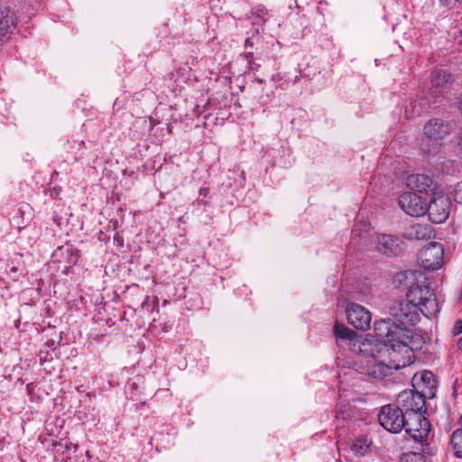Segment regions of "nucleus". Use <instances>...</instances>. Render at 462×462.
I'll return each mask as SVG.
<instances>
[{
    "label": "nucleus",
    "instance_id": "1",
    "mask_svg": "<svg viewBox=\"0 0 462 462\" xmlns=\"http://www.w3.org/2000/svg\"><path fill=\"white\" fill-rule=\"evenodd\" d=\"M395 279L410 281L406 300L394 303L390 308V315L398 322V326L406 328L414 325L420 319V313L426 318L435 316L439 310V303L435 294L426 282V277L421 272L405 271L397 273ZM396 326L397 324L393 321Z\"/></svg>",
    "mask_w": 462,
    "mask_h": 462
},
{
    "label": "nucleus",
    "instance_id": "2",
    "mask_svg": "<svg viewBox=\"0 0 462 462\" xmlns=\"http://www.w3.org/2000/svg\"><path fill=\"white\" fill-rule=\"evenodd\" d=\"M393 340L386 338H379L374 334L373 340L374 341L375 355L379 354L386 362L393 368L398 370L410 365L414 360V355L411 353V349L396 337H392Z\"/></svg>",
    "mask_w": 462,
    "mask_h": 462
},
{
    "label": "nucleus",
    "instance_id": "3",
    "mask_svg": "<svg viewBox=\"0 0 462 462\" xmlns=\"http://www.w3.org/2000/svg\"><path fill=\"white\" fill-rule=\"evenodd\" d=\"M374 331L379 338H386V340H393L396 337L402 341H404L406 346L411 349V353L420 350L426 342L425 337L417 332L396 326L391 319H381L374 323Z\"/></svg>",
    "mask_w": 462,
    "mask_h": 462
},
{
    "label": "nucleus",
    "instance_id": "4",
    "mask_svg": "<svg viewBox=\"0 0 462 462\" xmlns=\"http://www.w3.org/2000/svg\"><path fill=\"white\" fill-rule=\"evenodd\" d=\"M361 351L364 353L359 359L361 373L374 378L383 379L391 374L393 368L379 354H374V341L366 339L362 344Z\"/></svg>",
    "mask_w": 462,
    "mask_h": 462
},
{
    "label": "nucleus",
    "instance_id": "5",
    "mask_svg": "<svg viewBox=\"0 0 462 462\" xmlns=\"http://www.w3.org/2000/svg\"><path fill=\"white\" fill-rule=\"evenodd\" d=\"M449 199L443 189L433 192L427 202V211L433 223H443L449 216Z\"/></svg>",
    "mask_w": 462,
    "mask_h": 462
},
{
    "label": "nucleus",
    "instance_id": "6",
    "mask_svg": "<svg viewBox=\"0 0 462 462\" xmlns=\"http://www.w3.org/2000/svg\"><path fill=\"white\" fill-rule=\"evenodd\" d=\"M404 418L403 411L394 404L383 406L378 414L379 423L392 433H398L403 429Z\"/></svg>",
    "mask_w": 462,
    "mask_h": 462
},
{
    "label": "nucleus",
    "instance_id": "7",
    "mask_svg": "<svg viewBox=\"0 0 462 462\" xmlns=\"http://www.w3.org/2000/svg\"><path fill=\"white\" fill-rule=\"evenodd\" d=\"M403 429L411 439L417 442L424 441L430 432V422L420 412L405 414Z\"/></svg>",
    "mask_w": 462,
    "mask_h": 462
},
{
    "label": "nucleus",
    "instance_id": "8",
    "mask_svg": "<svg viewBox=\"0 0 462 462\" xmlns=\"http://www.w3.org/2000/svg\"><path fill=\"white\" fill-rule=\"evenodd\" d=\"M444 249L439 243L430 242L419 253L421 266L426 270H437L443 263Z\"/></svg>",
    "mask_w": 462,
    "mask_h": 462
},
{
    "label": "nucleus",
    "instance_id": "9",
    "mask_svg": "<svg viewBox=\"0 0 462 462\" xmlns=\"http://www.w3.org/2000/svg\"><path fill=\"white\" fill-rule=\"evenodd\" d=\"M429 198L418 193L404 192L399 198L401 208L411 217L423 216L427 211Z\"/></svg>",
    "mask_w": 462,
    "mask_h": 462
},
{
    "label": "nucleus",
    "instance_id": "10",
    "mask_svg": "<svg viewBox=\"0 0 462 462\" xmlns=\"http://www.w3.org/2000/svg\"><path fill=\"white\" fill-rule=\"evenodd\" d=\"M406 186L412 190V193H418L430 198L433 192L442 189L433 180L425 174H411L406 179Z\"/></svg>",
    "mask_w": 462,
    "mask_h": 462
},
{
    "label": "nucleus",
    "instance_id": "11",
    "mask_svg": "<svg viewBox=\"0 0 462 462\" xmlns=\"http://www.w3.org/2000/svg\"><path fill=\"white\" fill-rule=\"evenodd\" d=\"M346 317L348 323L360 330L370 328L372 316L370 311L360 304L350 302L346 306Z\"/></svg>",
    "mask_w": 462,
    "mask_h": 462
},
{
    "label": "nucleus",
    "instance_id": "12",
    "mask_svg": "<svg viewBox=\"0 0 462 462\" xmlns=\"http://www.w3.org/2000/svg\"><path fill=\"white\" fill-rule=\"evenodd\" d=\"M375 245L378 252L387 256H396L404 249V243L399 237L386 234L376 236Z\"/></svg>",
    "mask_w": 462,
    "mask_h": 462
},
{
    "label": "nucleus",
    "instance_id": "13",
    "mask_svg": "<svg viewBox=\"0 0 462 462\" xmlns=\"http://www.w3.org/2000/svg\"><path fill=\"white\" fill-rule=\"evenodd\" d=\"M397 406L405 410V413L420 412L425 405L423 394L414 391H403L397 397Z\"/></svg>",
    "mask_w": 462,
    "mask_h": 462
},
{
    "label": "nucleus",
    "instance_id": "14",
    "mask_svg": "<svg viewBox=\"0 0 462 462\" xmlns=\"http://www.w3.org/2000/svg\"><path fill=\"white\" fill-rule=\"evenodd\" d=\"M450 125L438 118L428 121L424 125V134L433 141L442 140L450 134Z\"/></svg>",
    "mask_w": 462,
    "mask_h": 462
},
{
    "label": "nucleus",
    "instance_id": "15",
    "mask_svg": "<svg viewBox=\"0 0 462 462\" xmlns=\"http://www.w3.org/2000/svg\"><path fill=\"white\" fill-rule=\"evenodd\" d=\"M450 80L451 76L447 71L442 69L432 71L430 94L432 97H438L444 94L449 87Z\"/></svg>",
    "mask_w": 462,
    "mask_h": 462
},
{
    "label": "nucleus",
    "instance_id": "16",
    "mask_svg": "<svg viewBox=\"0 0 462 462\" xmlns=\"http://www.w3.org/2000/svg\"><path fill=\"white\" fill-rule=\"evenodd\" d=\"M431 233L430 226L417 223L407 226L403 236L408 240H424L430 238Z\"/></svg>",
    "mask_w": 462,
    "mask_h": 462
},
{
    "label": "nucleus",
    "instance_id": "17",
    "mask_svg": "<svg viewBox=\"0 0 462 462\" xmlns=\"http://www.w3.org/2000/svg\"><path fill=\"white\" fill-rule=\"evenodd\" d=\"M412 381L413 385H416L417 387H420V384L422 387H425L429 390H432L436 387L434 374L428 370H424L420 374H414Z\"/></svg>",
    "mask_w": 462,
    "mask_h": 462
},
{
    "label": "nucleus",
    "instance_id": "18",
    "mask_svg": "<svg viewBox=\"0 0 462 462\" xmlns=\"http://www.w3.org/2000/svg\"><path fill=\"white\" fill-rule=\"evenodd\" d=\"M333 333L337 338L343 340L353 341L356 337V332L346 328L343 324H339L338 322L335 323L333 328Z\"/></svg>",
    "mask_w": 462,
    "mask_h": 462
},
{
    "label": "nucleus",
    "instance_id": "19",
    "mask_svg": "<svg viewBox=\"0 0 462 462\" xmlns=\"http://www.w3.org/2000/svg\"><path fill=\"white\" fill-rule=\"evenodd\" d=\"M14 25L7 10H0V34L5 35Z\"/></svg>",
    "mask_w": 462,
    "mask_h": 462
},
{
    "label": "nucleus",
    "instance_id": "20",
    "mask_svg": "<svg viewBox=\"0 0 462 462\" xmlns=\"http://www.w3.org/2000/svg\"><path fill=\"white\" fill-rule=\"evenodd\" d=\"M450 443L456 457H462V429L453 432Z\"/></svg>",
    "mask_w": 462,
    "mask_h": 462
},
{
    "label": "nucleus",
    "instance_id": "21",
    "mask_svg": "<svg viewBox=\"0 0 462 462\" xmlns=\"http://www.w3.org/2000/svg\"><path fill=\"white\" fill-rule=\"evenodd\" d=\"M59 253H60L61 255H64L65 262L69 264L76 263L79 259L78 253L69 246L59 247L55 254L58 255Z\"/></svg>",
    "mask_w": 462,
    "mask_h": 462
},
{
    "label": "nucleus",
    "instance_id": "22",
    "mask_svg": "<svg viewBox=\"0 0 462 462\" xmlns=\"http://www.w3.org/2000/svg\"><path fill=\"white\" fill-rule=\"evenodd\" d=\"M368 448L369 445L364 439H356L352 445V450L356 456L365 455Z\"/></svg>",
    "mask_w": 462,
    "mask_h": 462
},
{
    "label": "nucleus",
    "instance_id": "23",
    "mask_svg": "<svg viewBox=\"0 0 462 462\" xmlns=\"http://www.w3.org/2000/svg\"><path fill=\"white\" fill-rule=\"evenodd\" d=\"M406 462H428L421 453H410L405 456Z\"/></svg>",
    "mask_w": 462,
    "mask_h": 462
},
{
    "label": "nucleus",
    "instance_id": "24",
    "mask_svg": "<svg viewBox=\"0 0 462 462\" xmlns=\"http://www.w3.org/2000/svg\"><path fill=\"white\" fill-rule=\"evenodd\" d=\"M453 197L456 202L462 204V181L457 182L455 186Z\"/></svg>",
    "mask_w": 462,
    "mask_h": 462
},
{
    "label": "nucleus",
    "instance_id": "25",
    "mask_svg": "<svg viewBox=\"0 0 462 462\" xmlns=\"http://www.w3.org/2000/svg\"><path fill=\"white\" fill-rule=\"evenodd\" d=\"M453 330L455 335H459L460 333H462V320H458L456 322Z\"/></svg>",
    "mask_w": 462,
    "mask_h": 462
},
{
    "label": "nucleus",
    "instance_id": "26",
    "mask_svg": "<svg viewBox=\"0 0 462 462\" xmlns=\"http://www.w3.org/2000/svg\"><path fill=\"white\" fill-rule=\"evenodd\" d=\"M447 5H455L457 3H462V0H441Z\"/></svg>",
    "mask_w": 462,
    "mask_h": 462
},
{
    "label": "nucleus",
    "instance_id": "27",
    "mask_svg": "<svg viewBox=\"0 0 462 462\" xmlns=\"http://www.w3.org/2000/svg\"><path fill=\"white\" fill-rule=\"evenodd\" d=\"M17 272V267L14 266L10 269L11 273H15Z\"/></svg>",
    "mask_w": 462,
    "mask_h": 462
},
{
    "label": "nucleus",
    "instance_id": "28",
    "mask_svg": "<svg viewBox=\"0 0 462 462\" xmlns=\"http://www.w3.org/2000/svg\"><path fill=\"white\" fill-rule=\"evenodd\" d=\"M252 43L250 42V40L249 39H246L245 41V45H251Z\"/></svg>",
    "mask_w": 462,
    "mask_h": 462
}]
</instances>
